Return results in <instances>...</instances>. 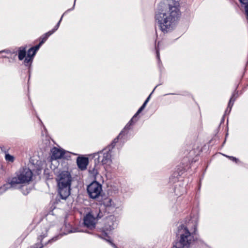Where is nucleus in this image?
Segmentation results:
<instances>
[{
	"label": "nucleus",
	"instance_id": "1",
	"mask_svg": "<svg viewBox=\"0 0 248 248\" xmlns=\"http://www.w3.org/2000/svg\"><path fill=\"white\" fill-rule=\"evenodd\" d=\"M181 15L179 2L175 0H167L159 4L155 13V24L162 32L167 33L175 28Z\"/></svg>",
	"mask_w": 248,
	"mask_h": 248
},
{
	"label": "nucleus",
	"instance_id": "2",
	"mask_svg": "<svg viewBox=\"0 0 248 248\" xmlns=\"http://www.w3.org/2000/svg\"><path fill=\"white\" fill-rule=\"evenodd\" d=\"M196 225L188 223L186 225H182L178 227L177 240L173 244L172 248H189L195 241Z\"/></svg>",
	"mask_w": 248,
	"mask_h": 248
},
{
	"label": "nucleus",
	"instance_id": "3",
	"mask_svg": "<svg viewBox=\"0 0 248 248\" xmlns=\"http://www.w3.org/2000/svg\"><path fill=\"white\" fill-rule=\"evenodd\" d=\"M72 176L68 171H62L58 175V192L62 199H66L70 194Z\"/></svg>",
	"mask_w": 248,
	"mask_h": 248
},
{
	"label": "nucleus",
	"instance_id": "4",
	"mask_svg": "<svg viewBox=\"0 0 248 248\" xmlns=\"http://www.w3.org/2000/svg\"><path fill=\"white\" fill-rule=\"evenodd\" d=\"M32 176V172L29 168H23L19 171L16 177H13L9 182L11 186H14L16 184L28 183Z\"/></svg>",
	"mask_w": 248,
	"mask_h": 248
},
{
	"label": "nucleus",
	"instance_id": "5",
	"mask_svg": "<svg viewBox=\"0 0 248 248\" xmlns=\"http://www.w3.org/2000/svg\"><path fill=\"white\" fill-rule=\"evenodd\" d=\"M87 191L91 198H97L101 194L102 186L97 182H93L88 186Z\"/></svg>",
	"mask_w": 248,
	"mask_h": 248
},
{
	"label": "nucleus",
	"instance_id": "6",
	"mask_svg": "<svg viewBox=\"0 0 248 248\" xmlns=\"http://www.w3.org/2000/svg\"><path fill=\"white\" fill-rule=\"evenodd\" d=\"M98 160L101 162L103 165L106 166H109L111 163V155L110 151L103 150L98 153Z\"/></svg>",
	"mask_w": 248,
	"mask_h": 248
},
{
	"label": "nucleus",
	"instance_id": "7",
	"mask_svg": "<svg viewBox=\"0 0 248 248\" xmlns=\"http://www.w3.org/2000/svg\"><path fill=\"white\" fill-rule=\"evenodd\" d=\"M96 223L94 215L92 212L89 213L84 217L83 223L84 226L90 230L95 228Z\"/></svg>",
	"mask_w": 248,
	"mask_h": 248
},
{
	"label": "nucleus",
	"instance_id": "8",
	"mask_svg": "<svg viewBox=\"0 0 248 248\" xmlns=\"http://www.w3.org/2000/svg\"><path fill=\"white\" fill-rule=\"evenodd\" d=\"M52 158L57 159L62 158L64 154V151L61 149L53 148L51 150Z\"/></svg>",
	"mask_w": 248,
	"mask_h": 248
},
{
	"label": "nucleus",
	"instance_id": "9",
	"mask_svg": "<svg viewBox=\"0 0 248 248\" xmlns=\"http://www.w3.org/2000/svg\"><path fill=\"white\" fill-rule=\"evenodd\" d=\"M88 164V159L87 157H78L77 159V164L81 170H85Z\"/></svg>",
	"mask_w": 248,
	"mask_h": 248
},
{
	"label": "nucleus",
	"instance_id": "10",
	"mask_svg": "<svg viewBox=\"0 0 248 248\" xmlns=\"http://www.w3.org/2000/svg\"><path fill=\"white\" fill-rule=\"evenodd\" d=\"M147 102L145 101L143 103V104L142 105V106L139 108V109L138 110L137 112L135 114V115L133 117V118L131 119V121L126 125L125 126L124 129H129L130 125L132 124V123H133L134 119L136 117V116L141 112V111L145 107Z\"/></svg>",
	"mask_w": 248,
	"mask_h": 248
},
{
	"label": "nucleus",
	"instance_id": "11",
	"mask_svg": "<svg viewBox=\"0 0 248 248\" xmlns=\"http://www.w3.org/2000/svg\"><path fill=\"white\" fill-rule=\"evenodd\" d=\"M105 207H111L114 205L112 200L109 198H105L102 203Z\"/></svg>",
	"mask_w": 248,
	"mask_h": 248
},
{
	"label": "nucleus",
	"instance_id": "12",
	"mask_svg": "<svg viewBox=\"0 0 248 248\" xmlns=\"http://www.w3.org/2000/svg\"><path fill=\"white\" fill-rule=\"evenodd\" d=\"M26 51L25 48L20 47L18 52V59L22 60L25 57Z\"/></svg>",
	"mask_w": 248,
	"mask_h": 248
},
{
	"label": "nucleus",
	"instance_id": "13",
	"mask_svg": "<svg viewBox=\"0 0 248 248\" xmlns=\"http://www.w3.org/2000/svg\"><path fill=\"white\" fill-rule=\"evenodd\" d=\"M242 6H243L245 9V13L248 18V0H239Z\"/></svg>",
	"mask_w": 248,
	"mask_h": 248
},
{
	"label": "nucleus",
	"instance_id": "14",
	"mask_svg": "<svg viewBox=\"0 0 248 248\" xmlns=\"http://www.w3.org/2000/svg\"><path fill=\"white\" fill-rule=\"evenodd\" d=\"M234 94L232 96V97H231V98L230 99V101H229V102L228 103V108L226 110V111H227L228 109L229 108V111H230L231 108H232V107L233 106V102H234L235 101V99H233V96H234Z\"/></svg>",
	"mask_w": 248,
	"mask_h": 248
},
{
	"label": "nucleus",
	"instance_id": "15",
	"mask_svg": "<svg viewBox=\"0 0 248 248\" xmlns=\"http://www.w3.org/2000/svg\"><path fill=\"white\" fill-rule=\"evenodd\" d=\"M5 159L8 161L13 162L14 161V157L9 154H6Z\"/></svg>",
	"mask_w": 248,
	"mask_h": 248
},
{
	"label": "nucleus",
	"instance_id": "16",
	"mask_svg": "<svg viewBox=\"0 0 248 248\" xmlns=\"http://www.w3.org/2000/svg\"><path fill=\"white\" fill-rule=\"evenodd\" d=\"M62 16L61 18L60 19V21L57 23V24L55 26L54 28L52 30L49 31L50 33H51V34H53L58 29L60 24V22L62 19Z\"/></svg>",
	"mask_w": 248,
	"mask_h": 248
},
{
	"label": "nucleus",
	"instance_id": "17",
	"mask_svg": "<svg viewBox=\"0 0 248 248\" xmlns=\"http://www.w3.org/2000/svg\"><path fill=\"white\" fill-rule=\"evenodd\" d=\"M62 16L61 18L60 19V21L57 23V24L55 26L54 28L52 30L49 31L50 33H51V34H53L58 29L60 24V22L62 19Z\"/></svg>",
	"mask_w": 248,
	"mask_h": 248
},
{
	"label": "nucleus",
	"instance_id": "18",
	"mask_svg": "<svg viewBox=\"0 0 248 248\" xmlns=\"http://www.w3.org/2000/svg\"><path fill=\"white\" fill-rule=\"evenodd\" d=\"M43 44V41H40V42L39 43V44L36 46H35L34 47H31V48H33V53L34 54H35L36 51L39 49V47H40V46Z\"/></svg>",
	"mask_w": 248,
	"mask_h": 248
},
{
	"label": "nucleus",
	"instance_id": "19",
	"mask_svg": "<svg viewBox=\"0 0 248 248\" xmlns=\"http://www.w3.org/2000/svg\"><path fill=\"white\" fill-rule=\"evenodd\" d=\"M51 34L49 31L47 33H45L42 37V40L41 41H43V43L46 40L47 38L51 35Z\"/></svg>",
	"mask_w": 248,
	"mask_h": 248
},
{
	"label": "nucleus",
	"instance_id": "20",
	"mask_svg": "<svg viewBox=\"0 0 248 248\" xmlns=\"http://www.w3.org/2000/svg\"><path fill=\"white\" fill-rule=\"evenodd\" d=\"M33 52L34 51L33 48H31L30 49H29V50L28 51L27 56L30 57L31 58H32L33 56L35 55L34 54Z\"/></svg>",
	"mask_w": 248,
	"mask_h": 248
},
{
	"label": "nucleus",
	"instance_id": "21",
	"mask_svg": "<svg viewBox=\"0 0 248 248\" xmlns=\"http://www.w3.org/2000/svg\"><path fill=\"white\" fill-rule=\"evenodd\" d=\"M32 58L30 57L27 56L24 60V63L26 65H28L32 61Z\"/></svg>",
	"mask_w": 248,
	"mask_h": 248
},
{
	"label": "nucleus",
	"instance_id": "22",
	"mask_svg": "<svg viewBox=\"0 0 248 248\" xmlns=\"http://www.w3.org/2000/svg\"><path fill=\"white\" fill-rule=\"evenodd\" d=\"M120 135H121V134H119V135L118 136V137L117 138L113 140V142H112V144H115L116 143H117V142H118V138L120 136Z\"/></svg>",
	"mask_w": 248,
	"mask_h": 248
},
{
	"label": "nucleus",
	"instance_id": "23",
	"mask_svg": "<svg viewBox=\"0 0 248 248\" xmlns=\"http://www.w3.org/2000/svg\"><path fill=\"white\" fill-rule=\"evenodd\" d=\"M227 157H228V158H229L230 159L232 160V161H236L237 160V158H236L235 157H233V156H227Z\"/></svg>",
	"mask_w": 248,
	"mask_h": 248
},
{
	"label": "nucleus",
	"instance_id": "24",
	"mask_svg": "<svg viewBox=\"0 0 248 248\" xmlns=\"http://www.w3.org/2000/svg\"><path fill=\"white\" fill-rule=\"evenodd\" d=\"M156 51L157 57L158 58V59H159V51H158V47H156Z\"/></svg>",
	"mask_w": 248,
	"mask_h": 248
},
{
	"label": "nucleus",
	"instance_id": "25",
	"mask_svg": "<svg viewBox=\"0 0 248 248\" xmlns=\"http://www.w3.org/2000/svg\"><path fill=\"white\" fill-rule=\"evenodd\" d=\"M114 248H118L117 246L110 241H108Z\"/></svg>",
	"mask_w": 248,
	"mask_h": 248
},
{
	"label": "nucleus",
	"instance_id": "26",
	"mask_svg": "<svg viewBox=\"0 0 248 248\" xmlns=\"http://www.w3.org/2000/svg\"><path fill=\"white\" fill-rule=\"evenodd\" d=\"M151 95V93L149 95V96L147 97V98L146 99V100L145 101H146V102L148 103L150 98Z\"/></svg>",
	"mask_w": 248,
	"mask_h": 248
},
{
	"label": "nucleus",
	"instance_id": "27",
	"mask_svg": "<svg viewBox=\"0 0 248 248\" xmlns=\"http://www.w3.org/2000/svg\"><path fill=\"white\" fill-rule=\"evenodd\" d=\"M101 216H100L99 214H98L97 215V216H96V218H101Z\"/></svg>",
	"mask_w": 248,
	"mask_h": 248
},
{
	"label": "nucleus",
	"instance_id": "28",
	"mask_svg": "<svg viewBox=\"0 0 248 248\" xmlns=\"http://www.w3.org/2000/svg\"><path fill=\"white\" fill-rule=\"evenodd\" d=\"M57 240V237L52 238L51 240H49V242H50L51 241H55Z\"/></svg>",
	"mask_w": 248,
	"mask_h": 248
},
{
	"label": "nucleus",
	"instance_id": "29",
	"mask_svg": "<svg viewBox=\"0 0 248 248\" xmlns=\"http://www.w3.org/2000/svg\"><path fill=\"white\" fill-rule=\"evenodd\" d=\"M156 88H157V86H155V89H153V92H154V91L155 90V89H156Z\"/></svg>",
	"mask_w": 248,
	"mask_h": 248
},
{
	"label": "nucleus",
	"instance_id": "30",
	"mask_svg": "<svg viewBox=\"0 0 248 248\" xmlns=\"http://www.w3.org/2000/svg\"><path fill=\"white\" fill-rule=\"evenodd\" d=\"M156 88H157V86H155V89H153V92H154V91L155 90V89H156Z\"/></svg>",
	"mask_w": 248,
	"mask_h": 248
},
{
	"label": "nucleus",
	"instance_id": "31",
	"mask_svg": "<svg viewBox=\"0 0 248 248\" xmlns=\"http://www.w3.org/2000/svg\"><path fill=\"white\" fill-rule=\"evenodd\" d=\"M156 88H157V86H155V89H153V92H154V91L155 90V89H156Z\"/></svg>",
	"mask_w": 248,
	"mask_h": 248
},
{
	"label": "nucleus",
	"instance_id": "32",
	"mask_svg": "<svg viewBox=\"0 0 248 248\" xmlns=\"http://www.w3.org/2000/svg\"><path fill=\"white\" fill-rule=\"evenodd\" d=\"M156 88H157V86H155V89H153V92H154V91L155 90V89H156Z\"/></svg>",
	"mask_w": 248,
	"mask_h": 248
},
{
	"label": "nucleus",
	"instance_id": "33",
	"mask_svg": "<svg viewBox=\"0 0 248 248\" xmlns=\"http://www.w3.org/2000/svg\"><path fill=\"white\" fill-rule=\"evenodd\" d=\"M156 88H157V86H155V89H153V92H154V91L155 90V89H156Z\"/></svg>",
	"mask_w": 248,
	"mask_h": 248
},
{
	"label": "nucleus",
	"instance_id": "34",
	"mask_svg": "<svg viewBox=\"0 0 248 248\" xmlns=\"http://www.w3.org/2000/svg\"><path fill=\"white\" fill-rule=\"evenodd\" d=\"M40 248H42V247H40Z\"/></svg>",
	"mask_w": 248,
	"mask_h": 248
}]
</instances>
